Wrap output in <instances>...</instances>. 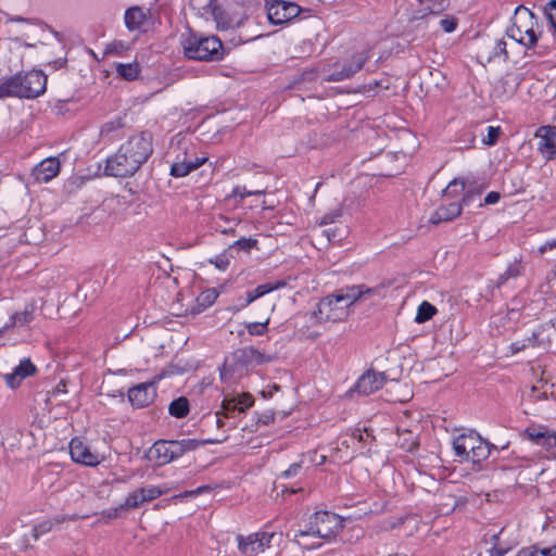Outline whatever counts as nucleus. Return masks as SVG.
Here are the masks:
<instances>
[{
  "mask_svg": "<svg viewBox=\"0 0 556 556\" xmlns=\"http://www.w3.org/2000/svg\"><path fill=\"white\" fill-rule=\"evenodd\" d=\"M153 152L152 136L141 132L129 137L116 153L106 160L104 172L113 177H130L148 161Z\"/></svg>",
  "mask_w": 556,
  "mask_h": 556,
  "instance_id": "nucleus-1",
  "label": "nucleus"
},
{
  "mask_svg": "<svg viewBox=\"0 0 556 556\" xmlns=\"http://www.w3.org/2000/svg\"><path fill=\"white\" fill-rule=\"evenodd\" d=\"M46 88L47 76L42 71L20 72L0 80V99H35L42 94Z\"/></svg>",
  "mask_w": 556,
  "mask_h": 556,
  "instance_id": "nucleus-2",
  "label": "nucleus"
},
{
  "mask_svg": "<svg viewBox=\"0 0 556 556\" xmlns=\"http://www.w3.org/2000/svg\"><path fill=\"white\" fill-rule=\"evenodd\" d=\"M506 37L526 49H534L542 35L538 17L523 5L515 9L513 24L506 29Z\"/></svg>",
  "mask_w": 556,
  "mask_h": 556,
  "instance_id": "nucleus-3",
  "label": "nucleus"
},
{
  "mask_svg": "<svg viewBox=\"0 0 556 556\" xmlns=\"http://www.w3.org/2000/svg\"><path fill=\"white\" fill-rule=\"evenodd\" d=\"M351 306L352 304L345 300L344 289L341 288L333 294L323 298L316 308L311 312V318L315 319L317 325L342 321L349 316Z\"/></svg>",
  "mask_w": 556,
  "mask_h": 556,
  "instance_id": "nucleus-4",
  "label": "nucleus"
},
{
  "mask_svg": "<svg viewBox=\"0 0 556 556\" xmlns=\"http://www.w3.org/2000/svg\"><path fill=\"white\" fill-rule=\"evenodd\" d=\"M343 519L330 511H316L312 514L303 529L299 530L295 538L314 536L330 539L337 535L343 528Z\"/></svg>",
  "mask_w": 556,
  "mask_h": 556,
  "instance_id": "nucleus-5",
  "label": "nucleus"
},
{
  "mask_svg": "<svg viewBox=\"0 0 556 556\" xmlns=\"http://www.w3.org/2000/svg\"><path fill=\"white\" fill-rule=\"evenodd\" d=\"M185 55L199 61H217L223 58V43L215 37L189 35L182 42Z\"/></svg>",
  "mask_w": 556,
  "mask_h": 556,
  "instance_id": "nucleus-6",
  "label": "nucleus"
},
{
  "mask_svg": "<svg viewBox=\"0 0 556 556\" xmlns=\"http://www.w3.org/2000/svg\"><path fill=\"white\" fill-rule=\"evenodd\" d=\"M267 17L271 24L281 25L292 21L301 13V8L285 0H271L266 3Z\"/></svg>",
  "mask_w": 556,
  "mask_h": 556,
  "instance_id": "nucleus-7",
  "label": "nucleus"
},
{
  "mask_svg": "<svg viewBox=\"0 0 556 556\" xmlns=\"http://www.w3.org/2000/svg\"><path fill=\"white\" fill-rule=\"evenodd\" d=\"M275 535L274 532H256L248 536L238 535V548L245 556H254L269 547Z\"/></svg>",
  "mask_w": 556,
  "mask_h": 556,
  "instance_id": "nucleus-8",
  "label": "nucleus"
},
{
  "mask_svg": "<svg viewBox=\"0 0 556 556\" xmlns=\"http://www.w3.org/2000/svg\"><path fill=\"white\" fill-rule=\"evenodd\" d=\"M483 190L482 186H478V184L473 180H468L464 178H455L447 187L443 190V195L446 198H456L462 192H465L463 195V203L468 205L476 195H480Z\"/></svg>",
  "mask_w": 556,
  "mask_h": 556,
  "instance_id": "nucleus-9",
  "label": "nucleus"
},
{
  "mask_svg": "<svg viewBox=\"0 0 556 556\" xmlns=\"http://www.w3.org/2000/svg\"><path fill=\"white\" fill-rule=\"evenodd\" d=\"M553 326L547 324L540 325L531 337L522 340L515 341L510 344V351L513 354L519 353L529 346H542L547 348L551 343V329Z\"/></svg>",
  "mask_w": 556,
  "mask_h": 556,
  "instance_id": "nucleus-10",
  "label": "nucleus"
},
{
  "mask_svg": "<svg viewBox=\"0 0 556 556\" xmlns=\"http://www.w3.org/2000/svg\"><path fill=\"white\" fill-rule=\"evenodd\" d=\"M70 454L75 463L86 466H98L103 459V455L93 452L80 439L74 438L70 443Z\"/></svg>",
  "mask_w": 556,
  "mask_h": 556,
  "instance_id": "nucleus-11",
  "label": "nucleus"
},
{
  "mask_svg": "<svg viewBox=\"0 0 556 556\" xmlns=\"http://www.w3.org/2000/svg\"><path fill=\"white\" fill-rule=\"evenodd\" d=\"M166 493V490H162L160 486L148 485L130 492L125 498L124 503L121 504V508L130 509L138 508L144 503H149L161 495Z\"/></svg>",
  "mask_w": 556,
  "mask_h": 556,
  "instance_id": "nucleus-12",
  "label": "nucleus"
},
{
  "mask_svg": "<svg viewBox=\"0 0 556 556\" xmlns=\"http://www.w3.org/2000/svg\"><path fill=\"white\" fill-rule=\"evenodd\" d=\"M523 437L534 444L545 447L546 451H552L556 457V432L542 426H531L525 430Z\"/></svg>",
  "mask_w": 556,
  "mask_h": 556,
  "instance_id": "nucleus-13",
  "label": "nucleus"
},
{
  "mask_svg": "<svg viewBox=\"0 0 556 556\" xmlns=\"http://www.w3.org/2000/svg\"><path fill=\"white\" fill-rule=\"evenodd\" d=\"M156 389L153 382L139 383L128 390V400L132 406L142 408L153 403Z\"/></svg>",
  "mask_w": 556,
  "mask_h": 556,
  "instance_id": "nucleus-14",
  "label": "nucleus"
},
{
  "mask_svg": "<svg viewBox=\"0 0 556 556\" xmlns=\"http://www.w3.org/2000/svg\"><path fill=\"white\" fill-rule=\"evenodd\" d=\"M387 377L383 372L367 370L363 374L356 384L355 390L363 395H369L378 391L384 384Z\"/></svg>",
  "mask_w": 556,
  "mask_h": 556,
  "instance_id": "nucleus-15",
  "label": "nucleus"
},
{
  "mask_svg": "<svg viewBox=\"0 0 556 556\" xmlns=\"http://www.w3.org/2000/svg\"><path fill=\"white\" fill-rule=\"evenodd\" d=\"M539 150L546 160L556 157V129L552 126H542L536 131Z\"/></svg>",
  "mask_w": 556,
  "mask_h": 556,
  "instance_id": "nucleus-16",
  "label": "nucleus"
},
{
  "mask_svg": "<svg viewBox=\"0 0 556 556\" xmlns=\"http://www.w3.org/2000/svg\"><path fill=\"white\" fill-rule=\"evenodd\" d=\"M480 438L481 437L475 431L457 435L453 440V450L456 456L460 457L462 460L467 462L468 456L473 452Z\"/></svg>",
  "mask_w": 556,
  "mask_h": 556,
  "instance_id": "nucleus-17",
  "label": "nucleus"
},
{
  "mask_svg": "<svg viewBox=\"0 0 556 556\" xmlns=\"http://www.w3.org/2000/svg\"><path fill=\"white\" fill-rule=\"evenodd\" d=\"M36 372V366L30 362L29 358H24L13 369L12 372L3 375L5 383L9 388L15 389L21 382Z\"/></svg>",
  "mask_w": 556,
  "mask_h": 556,
  "instance_id": "nucleus-18",
  "label": "nucleus"
},
{
  "mask_svg": "<svg viewBox=\"0 0 556 556\" xmlns=\"http://www.w3.org/2000/svg\"><path fill=\"white\" fill-rule=\"evenodd\" d=\"M150 18V10L139 5H134L125 11L124 21L128 30L141 29Z\"/></svg>",
  "mask_w": 556,
  "mask_h": 556,
  "instance_id": "nucleus-19",
  "label": "nucleus"
},
{
  "mask_svg": "<svg viewBox=\"0 0 556 556\" xmlns=\"http://www.w3.org/2000/svg\"><path fill=\"white\" fill-rule=\"evenodd\" d=\"M60 172V162L56 157H48L41 161L33 169L35 180L39 182H48L54 178Z\"/></svg>",
  "mask_w": 556,
  "mask_h": 556,
  "instance_id": "nucleus-20",
  "label": "nucleus"
},
{
  "mask_svg": "<svg viewBox=\"0 0 556 556\" xmlns=\"http://www.w3.org/2000/svg\"><path fill=\"white\" fill-rule=\"evenodd\" d=\"M345 291V300L352 305L361 299L370 296H382L383 287L377 286L374 288L366 287L365 285L349 286L343 288Z\"/></svg>",
  "mask_w": 556,
  "mask_h": 556,
  "instance_id": "nucleus-21",
  "label": "nucleus"
},
{
  "mask_svg": "<svg viewBox=\"0 0 556 556\" xmlns=\"http://www.w3.org/2000/svg\"><path fill=\"white\" fill-rule=\"evenodd\" d=\"M231 358L238 363H241L242 365H249V364H265L270 362V356H267L263 353H261L258 350L254 348H244L237 350Z\"/></svg>",
  "mask_w": 556,
  "mask_h": 556,
  "instance_id": "nucleus-22",
  "label": "nucleus"
},
{
  "mask_svg": "<svg viewBox=\"0 0 556 556\" xmlns=\"http://www.w3.org/2000/svg\"><path fill=\"white\" fill-rule=\"evenodd\" d=\"M35 318V305H27L23 312L14 313L9 317V321L3 326H0V338L4 336L7 331L15 326H25L31 323Z\"/></svg>",
  "mask_w": 556,
  "mask_h": 556,
  "instance_id": "nucleus-23",
  "label": "nucleus"
},
{
  "mask_svg": "<svg viewBox=\"0 0 556 556\" xmlns=\"http://www.w3.org/2000/svg\"><path fill=\"white\" fill-rule=\"evenodd\" d=\"M462 213V204L457 201L451 202L446 205L439 206L430 216V223L440 224L442 222H450Z\"/></svg>",
  "mask_w": 556,
  "mask_h": 556,
  "instance_id": "nucleus-24",
  "label": "nucleus"
},
{
  "mask_svg": "<svg viewBox=\"0 0 556 556\" xmlns=\"http://www.w3.org/2000/svg\"><path fill=\"white\" fill-rule=\"evenodd\" d=\"M287 286V282L285 280H279L275 282H266L263 285L257 286L255 289L250 290L247 292V298L244 303L241 305V307H245L250 305L255 300L264 296L265 294L273 292L275 290L281 289Z\"/></svg>",
  "mask_w": 556,
  "mask_h": 556,
  "instance_id": "nucleus-25",
  "label": "nucleus"
},
{
  "mask_svg": "<svg viewBox=\"0 0 556 556\" xmlns=\"http://www.w3.org/2000/svg\"><path fill=\"white\" fill-rule=\"evenodd\" d=\"M148 458L156 466H163L173 462L167 441H157L148 452Z\"/></svg>",
  "mask_w": 556,
  "mask_h": 556,
  "instance_id": "nucleus-26",
  "label": "nucleus"
},
{
  "mask_svg": "<svg viewBox=\"0 0 556 556\" xmlns=\"http://www.w3.org/2000/svg\"><path fill=\"white\" fill-rule=\"evenodd\" d=\"M206 157H194L193 160L176 161L170 166V175L174 177H185L206 162Z\"/></svg>",
  "mask_w": 556,
  "mask_h": 556,
  "instance_id": "nucleus-27",
  "label": "nucleus"
},
{
  "mask_svg": "<svg viewBox=\"0 0 556 556\" xmlns=\"http://www.w3.org/2000/svg\"><path fill=\"white\" fill-rule=\"evenodd\" d=\"M422 4V10L419 12L420 17L428 14H440L448 7V0H417Z\"/></svg>",
  "mask_w": 556,
  "mask_h": 556,
  "instance_id": "nucleus-28",
  "label": "nucleus"
},
{
  "mask_svg": "<svg viewBox=\"0 0 556 556\" xmlns=\"http://www.w3.org/2000/svg\"><path fill=\"white\" fill-rule=\"evenodd\" d=\"M491 454V446L489 442L480 438L477 446L473 452L468 456L467 462H471L472 464H480L485 460Z\"/></svg>",
  "mask_w": 556,
  "mask_h": 556,
  "instance_id": "nucleus-29",
  "label": "nucleus"
},
{
  "mask_svg": "<svg viewBox=\"0 0 556 556\" xmlns=\"http://www.w3.org/2000/svg\"><path fill=\"white\" fill-rule=\"evenodd\" d=\"M226 438L223 439H205V440H197V439H182L179 440L182 453H187L190 451H194L198 447L205 444H219L224 442Z\"/></svg>",
  "mask_w": 556,
  "mask_h": 556,
  "instance_id": "nucleus-30",
  "label": "nucleus"
},
{
  "mask_svg": "<svg viewBox=\"0 0 556 556\" xmlns=\"http://www.w3.org/2000/svg\"><path fill=\"white\" fill-rule=\"evenodd\" d=\"M168 412L173 417L184 418L189 414V402L185 396L174 400L169 406Z\"/></svg>",
  "mask_w": 556,
  "mask_h": 556,
  "instance_id": "nucleus-31",
  "label": "nucleus"
},
{
  "mask_svg": "<svg viewBox=\"0 0 556 556\" xmlns=\"http://www.w3.org/2000/svg\"><path fill=\"white\" fill-rule=\"evenodd\" d=\"M367 58L363 54H357L353 56V60L351 63L344 64L341 68L342 74L344 75L345 79L351 78L355 73L361 71L366 63Z\"/></svg>",
  "mask_w": 556,
  "mask_h": 556,
  "instance_id": "nucleus-32",
  "label": "nucleus"
},
{
  "mask_svg": "<svg viewBox=\"0 0 556 556\" xmlns=\"http://www.w3.org/2000/svg\"><path fill=\"white\" fill-rule=\"evenodd\" d=\"M437 313V308L431 303L424 301L417 308V314L415 317V321L418 324H422L429 319H431Z\"/></svg>",
  "mask_w": 556,
  "mask_h": 556,
  "instance_id": "nucleus-33",
  "label": "nucleus"
},
{
  "mask_svg": "<svg viewBox=\"0 0 556 556\" xmlns=\"http://www.w3.org/2000/svg\"><path fill=\"white\" fill-rule=\"evenodd\" d=\"M116 71L123 78H125L127 80H132V79L137 78V76L139 74V65L137 63H128V64L119 63L116 66Z\"/></svg>",
  "mask_w": 556,
  "mask_h": 556,
  "instance_id": "nucleus-34",
  "label": "nucleus"
},
{
  "mask_svg": "<svg viewBox=\"0 0 556 556\" xmlns=\"http://www.w3.org/2000/svg\"><path fill=\"white\" fill-rule=\"evenodd\" d=\"M523 266L520 261H515L511 264L508 265L507 269L503 275L500 276L498 282L503 283L509 278L518 277L522 274Z\"/></svg>",
  "mask_w": 556,
  "mask_h": 556,
  "instance_id": "nucleus-35",
  "label": "nucleus"
},
{
  "mask_svg": "<svg viewBox=\"0 0 556 556\" xmlns=\"http://www.w3.org/2000/svg\"><path fill=\"white\" fill-rule=\"evenodd\" d=\"M218 298V292L215 289H207L199 294L197 298L198 305L203 309L213 305Z\"/></svg>",
  "mask_w": 556,
  "mask_h": 556,
  "instance_id": "nucleus-36",
  "label": "nucleus"
},
{
  "mask_svg": "<svg viewBox=\"0 0 556 556\" xmlns=\"http://www.w3.org/2000/svg\"><path fill=\"white\" fill-rule=\"evenodd\" d=\"M236 410L239 412L237 399L225 397L222 403V415L226 418L232 417Z\"/></svg>",
  "mask_w": 556,
  "mask_h": 556,
  "instance_id": "nucleus-37",
  "label": "nucleus"
},
{
  "mask_svg": "<svg viewBox=\"0 0 556 556\" xmlns=\"http://www.w3.org/2000/svg\"><path fill=\"white\" fill-rule=\"evenodd\" d=\"M544 15L556 33V0H549L544 7Z\"/></svg>",
  "mask_w": 556,
  "mask_h": 556,
  "instance_id": "nucleus-38",
  "label": "nucleus"
},
{
  "mask_svg": "<svg viewBox=\"0 0 556 556\" xmlns=\"http://www.w3.org/2000/svg\"><path fill=\"white\" fill-rule=\"evenodd\" d=\"M269 318H267L264 323H249L247 325V330L251 336H263L268 331Z\"/></svg>",
  "mask_w": 556,
  "mask_h": 556,
  "instance_id": "nucleus-39",
  "label": "nucleus"
},
{
  "mask_svg": "<svg viewBox=\"0 0 556 556\" xmlns=\"http://www.w3.org/2000/svg\"><path fill=\"white\" fill-rule=\"evenodd\" d=\"M264 189H256V190H248L245 187L237 186L232 189L231 197L244 199L249 195H257V194H264Z\"/></svg>",
  "mask_w": 556,
  "mask_h": 556,
  "instance_id": "nucleus-40",
  "label": "nucleus"
},
{
  "mask_svg": "<svg viewBox=\"0 0 556 556\" xmlns=\"http://www.w3.org/2000/svg\"><path fill=\"white\" fill-rule=\"evenodd\" d=\"M256 244H257L256 239L240 238L232 244V248L237 249V250L244 251V252H250V250L253 249L254 247H256Z\"/></svg>",
  "mask_w": 556,
  "mask_h": 556,
  "instance_id": "nucleus-41",
  "label": "nucleus"
},
{
  "mask_svg": "<svg viewBox=\"0 0 556 556\" xmlns=\"http://www.w3.org/2000/svg\"><path fill=\"white\" fill-rule=\"evenodd\" d=\"M500 135H501V128L500 127H494V126H489L488 127V135L485 138H483V143L486 144V146H494L498 138H500Z\"/></svg>",
  "mask_w": 556,
  "mask_h": 556,
  "instance_id": "nucleus-42",
  "label": "nucleus"
},
{
  "mask_svg": "<svg viewBox=\"0 0 556 556\" xmlns=\"http://www.w3.org/2000/svg\"><path fill=\"white\" fill-rule=\"evenodd\" d=\"M235 399H237V403H238V407H239V412L240 413L244 412L247 408L252 406L253 402H254L252 395H250L248 393H243L241 395H238Z\"/></svg>",
  "mask_w": 556,
  "mask_h": 556,
  "instance_id": "nucleus-43",
  "label": "nucleus"
},
{
  "mask_svg": "<svg viewBox=\"0 0 556 556\" xmlns=\"http://www.w3.org/2000/svg\"><path fill=\"white\" fill-rule=\"evenodd\" d=\"M167 442H168V447H169V452H170V457L173 460H175L184 455L179 440H173V441H167Z\"/></svg>",
  "mask_w": 556,
  "mask_h": 556,
  "instance_id": "nucleus-44",
  "label": "nucleus"
},
{
  "mask_svg": "<svg viewBox=\"0 0 556 556\" xmlns=\"http://www.w3.org/2000/svg\"><path fill=\"white\" fill-rule=\"evenodd\" d=\"M52 529L51 521H43L33 529V536L37 540L40 535L49 532Z\"/></svg>",
  "mask_w": 556,
  "mask_h": 556,
  "instance_id": "nucleus-45",
  "label": "nucleus"
},
{
  "mask_svg": "<svg viewBox=\"0 0 556 556\" xmlns=\"http://www.w3.org/2000/svg\"><path fill=\"white\" fill-rule=\"evenodd\" d=\"M440 26L445 33H452L456 29L457 20L455 17H446L440 21Z\"/></svg>",
  "mask_w": 556,
  "mask_h": 556,
  "instance_id": "nucleus-46",
  "label": "nucleus"
},
{
  "mask_svg": "<svg viewBox=\"0 0 556 556\" xmlns=\"http://www.w3.org/2000/svg\"><path fill=\"white\" fill-rule=\"evenodd\" d=\"M494 54L495 56L503 55L505 60L508 59L507 42L504 39L496 41L494 47Z\"/></svg>",
  "mask_w": 556,
  "mask_h": 556,
  "instance_id": "nucleus-47",
  "label": "nucleus"
},
{
  "mask_svg": "<svg viewBox=\"0 0 556 556\" xmlns=\"http://www.w3.org/2000/svg\"><path fill=\"white\" fill-rule=\"evenodd\" d=\"M301 469H302V464L294 463L287 470L282 471L280 477L286 478V479L294 477L300 473Z\"/></svg>",
  "mask_w": 556,
  "mask_h": 556,
  "instance_id": "nucleus-48",
  "label": "nucleus"
},
{
  "mask_svg": "<svg viewBox=\"0 0 556 556\" xmlns=\"http://www.w3.org/2000/svg\"><path fill=\"white\" fill-rule=\"evenodd\" d=\"M341 216V212L339 210H336L331 213H328L326 214L325 216H323V218L320 219L319 222V225L320 226H324V225H329V224H332L334 223L339 217Z\"/></svg>",
  "mask_w": 556,
  "mask_h": 556,
  "instance_id": "nucleus-49",
  "label": "nucleus"
},
{
  "mask_svg": "<svg viewBox=\"0 0 556 556\" xmlns=\"http://www.w3.org/2000/svg\"><path fill=\"white\" fill-rule=\"evenodd\" d=\"M119 127H121V125L118 123L108 122L104 125H102V127L100 129V135L101 136H108L111 132L116 131Z\"/></svg>",
  "mask_w": 556,
  "mask_h": 556,
  "instance_id": "nucleus-50",
  "label": "nucleus"
},
{
  "mask_svg": "<svg viewBox=\"0 0 556 556\" xmlns=\"http://www.w3.org/2000/svg\"><path fill=\"white\" fill-rule=\"evenodd\" d=\"M274 418H275V413L271 412V410H266V412H264V413L258 415L257 424H262L264 426H267V425H269L270 422L274 421Z\"/></svg>",
  "mask_w": 556,
  "mask_h": 556,
  "instance_id": "nucleus-51",
  "label": "nucleus"
},
{
  "mask_svg": "<svg viewBox=\"0 0 556 556\" xmlns=\"http://www.w3.org/2000/svg\"><path fill=\"white\" fill-rule=\"evenodd\" d=\"M501 199V194L496 191H491L489 192L485 198H484V202L483 204L484 205H492V204H496Z\"/></svg>",
  "mask_w": 556,
  "mask_h": 556,
  "instance_id": "nucleus-52",
  "label": "nucleus"
},
{
  "mask_svg": "<svg viewBox=\"0 0 556 556\" xmlns=\"http://www.w3.org/2000/svg\"><path fill=\"white\" fill-rule=\"evenodd\" d=\"M337 231H338V228H334V229L330 228V229L324 230L323 236H325L327 238L328 242H336V241L341 240V237L338 236Z\"/></svg>",
  "mask_w": 556,
  "mask_h": 556,
  "instance_id": "nucleus-53",
  "label": "nucleus"
},
{
  "mask_svg": "<svg viewBox=\"0 0 556 556\" xmlns=\"http://www.w3.org/2000/svg\"><path fill=\"white\" fill-rule=\"evenodd\" d=\"M211 490H212V488L210 485H201L194 490L186 491L185 496H198V495L208 492Z\"/></svg>",
  "mask_w": 556,
  "mask_h": 556,
  "instance_id": "nucleus-54",
  "label": "nucleus"
},
{
  "mask_svg": "<svg viewBox=\"0 0 556 556\" xmlns=\"http://www.w3.org/2000/svg\"><path fill=\"white\" fill-rule=\"evenodd\" d=\"M344 79H345V77H344V75L342 74L341 71L331 73L330 75H328L327 77L324 78V80L328 81V83L341 81V80H344Z\"/></svg>",
  "mask_w": 556,
  "mask_h": 556,
  "instance_id": "nucleus-55",
  "label": "nucleus"
},
{
  "mask_svg": "<svg viewBox=\"0 0 556 556\" xmlns=\"http://www.w3.org/2000/svg\"><path fill=\"white\" fill-rule=\"evenodd\" d=\"M516 556H540L539 548L536 547H528L518 552Z\"/></svg>",
  "mask_w": 556,
  "mask_h": 556,
  "instance_id": "nucleus-56",
  "label": "nucleus"
},
{
  "mask_svg": "<svg viewBox=\"0 0 556 556\" xmlns=\"http://www.w3.org/2000/svg\"><path fill=\"white\" fill-rule=\"evenodd\" d=\"M121 510H124V509L121 508V505H119L118 507L109 509V510L104 511L103 514H104V516H106L110 519H115V518L119 517Z\"/></svg>",
  "mask_w": 556,
  "mask_h": 556,
  "instance_id": "nucleus-57",
  "label": "nucleus"
},
{
  "mask_svg": "<svg viewBox=\"0 0 556 556\" xmlns=\"http://www.w3.org/2000/svg\"><path fill=\"white\" fill-rule=\"evenodd\" d=\"M122 48H123L122 42H114L106 47L105 53L106 54L118 53Z\"/></svg>",
  "mask_w": 556,
  "mask_h": 556,
  "instance_id": "nucleus-58",
  "label": "nucleus"
},
{
  "mask_svg": "<svg viewBox=\"0 0 556 556\" xmlns=\"http://www.w3.org/2000/svg\"><path fill=\"white\" fill-rule=\"evenodd\" d=\"M540 556H556V545L539 549Z\"/></svg>",
  "mask_w": 556,
  "mask_h": 556,
  "instance_id": "nucleus-59",
  "label": "nucleus"
},
{
  "mask_svg": "<svg viewBox=\"0 0 556 556\" xmlns=\"http://www.w3.org/2000/svg\"><path fill=\"white\" fill-rule=\"evenodd\" d=\"M554 248H556V242H554V240L548 241L539 248V253L544 254L546 251L552 250Z\"/></svg>",
  "mask_w": 556,
  "mask_h": 556,
  "instance_id": "nucleus-60",
  "label": "nucleus"
},
{
  "mask_svg": "<svg viewBox=\"0 0 556 556\" xmlns=\"http://www.w3.org/2000/svg\"><path fill=\"white\" fill-rule=\"evenodd\" d=\"M505 553H506V551H505V549H503V548H497V547H495V546L491 549V556H504V555H505Z\"/></svg>",
  "mask_w": 556,
  "mask_h": 556,
  "instance_id": "nucleus-61",
  "label": "nucleus"
},
{
  "mask_svg": "<svg viewBox=\"0 0 556 556\" xmlns=\"http://www.w3.org/2000/svg\"><path fill=\"white\" fill-rule=\"evenodd\" d=\"M8 22L28 23V20L22 16H11L8 18Z\"/></svg>",
  "mask_w": 556,
  "mask_h": 556,
  "instance_id": "nucleus-62",
  "label": "nucleus"
},
{
  "mask_svg": "<svg viewBox=\"0 0 556 556\" xmlns=\"http://www.w3.org/2000/svg\"><path fill=\"white\" fill-rule=\"evenodd\" d=\"M227 367H230V364H229L228 359L225 361L224 368L220 371L222 379H225V377H226Z\"/></svg>",
  "mask_w": 556,
  "mask_h": 556,
  "instance_id": "nucleus-63",
  "label": "nucleus"
},
{
  "mask_svg": "<svg viewBox=\"0 0 556 556\" xmlns=\"http://www.w3.org/2000/svg\"><path fill=\"white\" fill-rule=\"evenodd\" d=\"M220 414H222V412H220V413H219V412H217V413H216V417H217V419H216V425H217V427H218V428H220V427H223V426H224V421H223V419L220 418Z\"/></svg>",
  "mask_w": 556,
  "mask_h": 556,
  "instance_id": "nucleus-64",
  "label": "nucleus"
}]
</instances>
